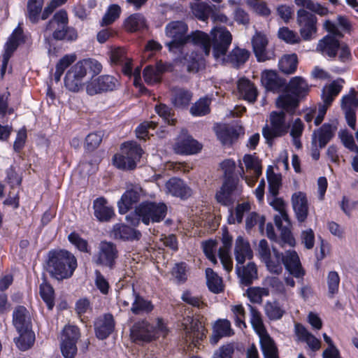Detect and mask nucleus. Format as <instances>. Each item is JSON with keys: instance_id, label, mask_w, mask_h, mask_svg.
Returning <instances> with one entry per match:
<instances>
[{"instance_id": "nucleus-1", "label": "nucleus", "mask_w": 358, "mask_h": 358, "mask_svg": "<svg viewBox=\"0 0 358 358\" xmlns=\"http://www.w3.org/2000/svg\"><path fill=\"white\" fill-rule=\"evenodd\" d=\"M188 26L183 21H172L165 27L166 36L171 38L167 45L171 51L180 48L188 41L196 48H199V52H192L184 57V64L189 72H196L204 66V57L210 54V39L208 34L201 31H192L187 35Z\"/></svg>"}, {"instance_id": "nucleus-2", "label": "nucleus", "mask_w": 358, "mask_h": 358, "mask_svg": "<svg viewBox=\"0 0 358 358\" xmlns=\"http://www.w3.org/2000/svg\"><path fill=\"white\" fill-rule=\"evenodd\" d=\"M101 71V64L95 59L88 58L78 61L68 70L64 78L65 87L71 92H78L86 87L84 80L87 74L94 78Z\"/></svg>"}, {"instance_id": "nucleus-3", "label": "nucleus", "mask_w": 358, "mask_h": 358, "mask_svg": "<svg viewBox=\"0 0 358 358\" xmlns=\"http://www.w3.org/2000/svg\"><path fill=\"white\" fill-rule=\"evenodd\" d=\"M69 20L66 10L62 9L56 12L43 30V37L50 43V38L55 40L74 41L77 38L76 31L68 26Z\"/></svg>"}, {"instance_id": "nucleus-4", "label": "nucleus", "mask_w": 358, "mask_h": 358, "mask_svg": "<svg viewBox=\"0 0 358 358\" xmlns=\"http://www.w3.org/2000/svg\"><path fill=\"white\" fill-rule=\"evenodd\" d=\"M286 90L287 93L278 98L276 105L287 113H293L298 106L299 99L308 92L309 85L303 78L295 76L290 79Z\"/></svg>"}, {"instance_id": "nucleus-5", "label": "nucleus", "mask_w": 358, "mask_h": 358, "mask_svg": "<svg viewBox=\"0 0 358 358\" xmlns=\"http://www.w3.org/2000/svg\"><path fill=\"white\" fill-rule=\"evenodd\" d=\"M50 273L57 280H63L72 276L77 268L75 256L66 250L50 252L48 262Z\"/></svg>"}, {"instance_id": "nucleus-6", "label": "nucleus", "mask_w": 358, "mask_h": 358, "mask_svg": "<svg viewBox=\"0 0 358 358\" xmlns=\"http://www.w3.org/2000/svg\"><path fill=\"white\" fill-rule=\"evenodd\" d=\"M167 207L164 203L143 202L135 210V213L126 216V220L131 225L136 226L141 219L148 225L150 222H159L164 219Z\"/></svg>"}, {"instance_id": "nucleus-7", "label": "nucleus", "mask_w": 358, "mask_h": 358, "mask_svg": "<svg viewBox=\"0 0 358 358\" xmlns=\"http://www.w3.org/2000/svg\"><path fill=\"white\" fill-rule=\"evenodd\" d=\"M269 204L278 211V214L274 216V220L276 227L280 231V244L284 247L285 245L294 246L295 240L293 238L290 231V221L286 212V205L284 201L277 196L269 195L268 196Z\"/></svg>"}, {"instance_id": "nucleus-8", "label": "nucleus", "mask_w": 358, "mask_h": 358, "mask_svg": "<svg viewBox=\"0 0 358 358\" xmlns=\"http://www.w3.org/2000/svg\"><path fill=\"white\" fill-rule=\"evenodd\" d=\"M143 155V150L135 142H127L122 144L121 153L113 157L114 165L122 170L134 169Z\"/></svg>"}, {"instance_id": "nucleus-9", "label": "nucleus", "mask_w": 358, "mask_h": 358, "mask_svg": "<svg viewBox=\"0 0 358 358\" xmlns=\"http://www.w3.org/2000/svg\"><path fill=\"white\" fill-rule=\"evenodd\" d=\"M168 333L165 324L161 319L157 320L155 327L145 321L135 323L131 329V337L134 341H150L152 338L164 337Z\"/></svg>"}, {"instance_id": "nucleus-10", "label": "nucleus", "mask_w": 358, "mask_h": 358, "mask_svg": "<svg viewBox=\"0 0 358 358\" xmlns=\"http://www.w3.org/2000/svg\"><path fill=\"white\" fill-rule=\"evenodd\" d=\"M270 125H266L262 129L263 136L268 143L274 138L285 135L290 127L289 122L285 119L284 112L273 111L269 116Z\"/></svg>"}, {"instance_id": "nucleus-11", "label": "nucleus", "mask_w": 358, "mask_h": 358, "mask_svg": "<svg viewBox=\"0 0 358 358\" xmlns=\"http://www.w3.org/2000/svg\"><path fill=\"white\" fill-rule=\"evenodd\" d=\"M213 46V54L215 59L224 60V55L227 53L231 43L232 36L224 27H215L210 31ZM208 37H210L208 36ZM210 39V38H209ZM211 45H210V48Z\"/></svg>"}, {"instance_id": "nucleus-12", "label": "nucleus", "mask_w": 358, "mask_h": 358, "mask_svg": "<svg viewBox=\"0 0 358 358\" xmlns=\"http://www.w3.org/2000/svg\"><path fill=\"white\" fill-rule=\"evenodd\" d=\"M239 162L238 173L240 176L245 180V182L250 186L252 187L257 178L262 174V165L261 161L254 155H245L243 158L246 169V172L249 175L245 174V171L241 160Z\"/></svg>"}, {"instance_id": "nucleus-13", "label": "nucleus", "mask_w": 358, "mask_h": 358, "mask_svg": "<svg viewBox=\"0 0 358 358\" xmlns=\"http://www.w3.org/2000/svg\"><path fill=\"white\" fill-rule=\"evenodd\" d=\"M23 41V33L20 27H17L8 38L4 45L3 52L1 57L0 73L3 78L5 75L10 58L16 50L18 45Z\"/></svg>"}, {"instance_id": "nucleus-14", "label": "nucleus", "mask_w": 358, "mask_h": 358, "mask_svg": "<svg viewBox=\"0 0 358 358\" xmlns=\"http://www.w3.org/2000/svg\"><path fill=\"white\" fill-rule=\"evenodd\" d=\"M186 342H190L194 345L206 337V330L203 322L197 318L187 317L182 322Z\"/></svg>"}, {"instance_id": "nucleus-15", "label": "nucleus", "mask_w": 358, "mask_h": 358, "mask_svg": "<svg viewBox=\"0 0 358 358\" xmlns=\"http://www.w3.org/2000/svg\"><path fill=\"white\" fill-rule=\"evenodd\" d=\"M115 78L109 75L101 76L98 78H92L86 82V92L92 96L102 92L113 90L117 85Z\"/></svg>"}, {"instance_id": "nucleus-16", "label": "nucleus", "mask_w": 358, "mask_h": 358, "mask_svg": "<svg viewBox=\"0 0 358 358\" xmlns=\"http://www.w3.org/2000/svg\"><path fill=\"white\" fill-rule=\"evenodd\" d=\"M174 151L180 155H194L201 149V144L190 136L187 132L182 130L176 139L173 145Z\"/></svg>"}, {"instance_id": "nucleus-17", "label": "nucleus", "mask_w": 358, "mask_h": 358, "mask_svg": "<svg viewBox=\"0 0 358 358\" xmlns=\"http://www.w3.org/2000/svg\"><path fill=\"white\" fill-rule=\"evenodd\" d=\"M297 22L300 26V32L304 40H310L312 35L316 32L315 16L304 9L297 12Z\"/></svg>"}, {"instance_id": "nucleus-18", "label": "nucleus", "mask_w": 358, "mask_h": 358, "mask_svg": "<svg viewBox=\"0 0 358 358\" xmlns=\"http://www.w3.org/2000/svg\"><path fill=\"white\" fill-rule=\"evenodd\" d=\"M241 187L238 180L235 178L226 179L220 190L216 194L217 201L223 205H229L233 200V194H238Z\"/></svg>"}, {"instance_id": "nucleus-19", "label": "nucleus", "mask_w": 358, "mask_h": 358, "mask_svg": "<svg viewBox=\"0 0 358 358\" xmlns=\"http://www.w3.org/2000/svg\"><path fill=\"white\" fill-rule=\"evenodd\" d=\"M99 253L95 259L97 264L112 267L117 257V250L114 243L102 241L99 244Z\"/></svg>"}, {"instance_id": "nucleus-20", "label": "nucleus", "mask_w": 358, "mask_h": 358, "mask_svg": "<svg viewBox=\"0 0 358 358\" xmlns=\"http://www.w3.org/2000/svg\"><path fill=\"white\" fill-rule=\"evenodd\" d=\"M292 208L297 220L303 222L308 215L309 203L306 194L302 192H294L291 198Z\"/></svg>"}, {"instance_id": "nucleus-21", "label": "nucleus", "mask_w": 358, "mask_h": 358, "mask_svg": "<svg viewBox=\"0 0 358 358\" xmlns=\"http://www.w3.org/2000/svg\"><path fill=\"white\" fill-rule=\"evenodd\" d=\"M337 126L335 122L326 123L320 129L315 130L313 134L312 143L320 148L325 147L334 136Z\"/></svg>"}, {"instance_id": "nucleus-22", "label": "nucleus", "mask_w": 358, "mask_h": 358, "mask_svg": "<svg viewBox=\"0 0 358 358\" xmlns=\"http://www.w3.org/2000/svg\"><path fill=\"white\" fill-rule=\"evenodd\" d=\"M142 193L141 187L138 185L133 186L131 189H127L117 203L119 213L125 214L132 208L134 204L139 201Z\"/></svg>"}, {"instance_id": "nucleus-23", "label": "nucleus", "mask_w": 358, "mask_h": 358, "mask_svg": "<svg viewBox=\"0 0 358 358\" xmlns=\"http://www.w3.org/2000/svg\"><path fill=\"white\" fill-rule=\"evenodd\" d=\"M294 333L297 341L306 343L308 348L313 352H316L320 349L321 341L301 324H295Z\"/></svg>"}, {"instance_id": "nucleus-24", "label": "nucleus", "mask_w": 358, "mask_h": 358, "mask_svg": "<svg viewBox=\"0 0 358 358\" xmlns=\"http://www.w3.org/2000/svg\"><path fill=\"white\" fill-rule=\"evenodd\" d=\"M285 268L294 277L300 278L304 275L299 255L294 250H287L282 257Z\"/></svg>"}, {"instance_id": "nucleus-25", "label": "nucleus", "mask_w": 358, "mask_h": 358, "mask_svg": "<svg viewBox=\"0 0 358 358\" xmlns=\"http://www.w3.org/2000/svg\"><path fill=\"white\" fill-rule=\"evenodd\" d=\"M252 43L254 52L259 62H264L272 58L273 52H268L266 50L268 39L264 34L259 32L256 33Z\"/></svg>"}, {"instance_id": "nucleus-26", "label": "nucleus", "mask_w": 358, "mask_h": 358, "mask_svg": "<svg viewBox=\"0 0 358 358\" xmlns=\"http://www.w3.org/2000/svg\"><path fill=\"white\" fill-rule=\"evenodd\" d=\"M141 236L140 231L122 223L115 224L110 231V236L116 240H138Z\"/></svg>"}, {"instance_id": "nucleus-27", "label": "nucleus", "mask_w": 358, "mask_h": 358, "mask_svg": "<svg viewBox=\"0 0 358 358\" xmlns=\"http://www.w3.org/2000/svg\"><path fill=\"white\" fill-rule=\"evenodd\" d=\"M222 240L223 245L219 249L218 256L224 269L229 273L233 268V261L230 255L232 238L226 231L223 234Z\"/></svg>"}, {"instance_id": "nucleus-28", "label": "nucleus", "mask_w": 358, "mask_h": 358, "mask_svg": "<svg viewBox=\"0 0 358 358\" xmlns=\"http://www.w3.org/2000/svg\"><path fill=\"white\" fill-rule=\"evenodd\" d=\"M115 323L111 315L99 317L94 323L96 336L99 339L106 338L113 331Z\"/></svg>"}, {"instance_id": "nucleus-29", "label": "nucleus", "mask_w": 358, "mask_h": 358, "mask_svg": "<svg viewBox=\"0 0 358 358\" xmlns=\"http://www.w3.org/2000/svg\"><path fill=\"white\" fill-rule=\"evenodd\" d=\"M234 255L236 265H242L246 259H250L253 257L250 243L242 236H238L236 240Z\"/></svg>"}, {"instance_id": "nucleus-30", "label": "nucleus", "mask_w": 358, "mask_h": 358, "mask_svg": "<svg viewBox=\"0 0 358 358\" xmlns=\"http://www.w3.org/2000/svg\"><path fill=\"white\" fill-rule=\"evenodd\" d=\"M261 81L267 90L273 92L280 91L285 85L283 80L278 77L275 71L271 70L262 72Z\"/></svg>"}, {"instance_id": "nucleus-31", "label": "nucleus", "mask_w": 358, "mask_h": 358, "mask_svg": "<svg viewBox=\"0 0 358 358\" xmlns=\"http://www.w3.org/2000/svg\"><path fill=\"white\" fill-rule=\"evenodd\" d=\"M13 322L17 331L31 330L30 317L23 306L17 307L13 314Z\"/></svg>"}, {"instance_id": "nucleus-32", "label": "nucleus", "mask_w": 358, "mask_h": 358, "mask_svg": "<svg viewBox=\"0 0 358 358\" xmlns=\"http://www.w3.org/2000/svg\"><path fill=\"white\" fill-rule=\"evenodd\" d=\"M339 47V41L335 36L327 35L321 39L317 46V51L324 56L334 57Z\"/></svg>"}, {"instance_id": "nucleus-33", "label": "nucleus", "mask_w": 358, "mask_h": 358, "mask_svg": "<svg viewBox=\"0 0 358 358\" xmlns=\"http://www.w3.org/2000/svg\"><path fill=\"white\" fill-rule=\"evenodd\" d=\"M166 192L174 196L186 198L191 194V189L185 184V182L176 178H171L166 183Z\"/></svg>"}, {"instance_id": "nucleus-34", "label": "nucleus", "mask_w": 358, "mask_h": 358, "mask_svg": "<svg viewBox=\"0 0 358 358\" xmlns=\"http://www.w3.org/2000/svg\"><path fill=\"white\" fill-rule=\"evenodd\" d=\"M238 92L241 97L249 103H254L257 97V90L249 80L241 78L238 82Z\"/></svg>"}, {"instance_id": "nucleus-35", "label": "nucleus", "mask_w": 358, "mask_h": 358, "mask_svg": "<svg viewBox=\"0 0 358 358\" xmlns=\"http://www.w3.org/2000/svg\"><path fill=\"white\" fill-rule=\"evenodd\" d=\"M233 334L230 322L228 320H219L213 326L210 343L213 345L217 344L221 338L231 336Z\"/></svg>"}, {"instance_id": "nucleus-36", "label": "nucleus", "mask_w": 358, "mask_h": 358, "mask_svg": "<svg viewBox=\"0 0 358 358\" xmlns=\"http://www.w3.org/2000/svg\"><path fill=\"white\" fill-rule=\"evenodd\" d=\"M236 271L242 284L245 286L250 285L257 278V268L253 262L248 263L245 266L236 265Z\"/></svg>"}, {"instance_id": "nucleus-37", "label": "nucleus", "mask_w": 358, "mask_h": 358, "mask_svg": "<svg viewBox=\"0 0 358 358\" xmlns=\"http://www.w3.org/2000/svg\"><path fill=\"white\" fill-rule=\"evenodd\" d=\"M93 208L95 217L100 221H108L114 215L113 208L107 205L104 198L100 197L94 200Z\"/></svg>"}, {"instance_id": "nucleus-38", "label": "nucleus", "mask_w": 358, "mask_h": 358, "mask_svg": "<svg viewBox=\"0 0 358 358\" xmlns=\"http://www.w3.org/2000/svg\"><path fill=\"white\" fill-rule=\"evenodd\" d=\"M264 358H278V350L273 339L266 331L258 334Z\"/></svg>"}, {"instance_id": "nucleus-39", "label": "nucleus", "mask_w": 358, "mask_h": 358, "mask_svg": "<svg viewBox=\"0 0 358 358\" xmlns=\"http://www.w3.org/2000/svg\"><path fill=\"white\" fill-rule=\"evenodd\" d=\"M342 79L334 80L329 85H325L322 90V98L323 102L331 105L335 97L340 93L343 87Z\"/></svg>"}, {"instance_id": "nucleus-40", "label": "nucleus", "mask_w": 358, "mask_h": 358, "mask_svg": "<svg viewBox=\"0 0 358 358\" xmlns=\"http://www.w3.org/2000/svg\"><path fill=\"white\" fill-rule=\"evenodd\" d=\"M249 58V52L238 48H234L228 55H224V60L219 59L222 63H229L238 67L244 64Z\"/></svg>"}, {"instance_id": "nucleus-41", "label": "nucleus", "mask_w": 358, "mask_h": 358, "mask_svg": "<svg viewBox=\"0 0 358 358\" xmlns=\"http://www.w3.org/2000/svg\"><path fill=\"white\" fill-rule=\"evenodd\" d=\"M164 69V66L162 63H157L155 66H146L143 70V78L145 82L148 85H152L159 82Z\"/></svg>"}, {"instance_id": "nucleus-42", "label": "nucleus", "mask_w": 358, "mask_h": 358, "mask_svg": "<svg viewBox=\"0 0 358 358\" xmlns=\"http://www.w3.org/2000/svg\"><path fill=\"white\" fill-rule=\"evenodd\" d=\"M282 257H283L282 253H280L273 247V255L264 262L270 273L275 274H280L282 273L283 269Z\"/></svg>"}, {"instance_id": "nucleus-43", "label": "nucleus", "mask_w": 358, "mask_h": 358, "mask_svg": "<svg viewBox=\"0 0 358 358\" xmlns=\"http://www.w3.org/2000/svg\"><path fill=\"white\" fill-rule=\"evenodd\" d=\"M124 27L130 32L141 31L147 27L146 20L139 13L131 15L124 21Z\"/></svg>"}, {"instance_id": "nucleus-44", "label": "nucleus", "mask_w": 358, "mask_h": 358, "mask_svg": "<svg viewBox=\"0 0 358 358\" xmlns=\"http://www.w3.org/2000/svg\"><path fill=\"white\" fill-rule=\"evenodd\" d=\"M19 337L14 339L16 346L22 351L29 349L34 343L35 335L32 330L17 331Z\"/></svg>"}, {"instance_id": "nucleus-45", "label": "nucleus", "mask_w": 358, "mask_h": 358, "mask_svg": "<svg viewBox=\"0 0 358 358\" xmlns=\"http://www.w3.org/2000/svg\"><path fill=\"white\" fill-rule=\"evenodd\" d=\"M206 275L207 285L212 292L218 294L223 291L224 285L222 279L212 268H208L206 270Z\"/></svg>"}, {"instance_id": "nucleus-46", "label": "nucleus", "mask_w": 358, "mask_h": 358, "mask_svg": "<svg viewBox=\"0 0 358 358\" xmlns=\"http://www.w3.org/2000/svg\"><path fill=\"white\" fill-rule=\"evenodd\" d=\"M297 56L296 54L285 55L278 62L280 70L285 74H292L297 67Z\"/></svg>"}, {"instance_id": "nucleus-47", "label": "nucleus", "mask_w": 358, "mask_h": 358, "mask_svg": "<svg viewBox=\"0 0 358 358\" xmlns=\"http://www.w3.org/2000/svg\"><path fill=\"white\" fill-rule=\"evenodd\" d=\"M172 101L175 106L182 108L187 106L192 99V94L182 88H175L173 90Z\"/></svg>"}, {"instance_id": "nucleus-48", "label": "nucleus", "mask_w": 358, "mask_h": 358, "mask_svg": "<svg viewBox=\"0 0 358 358\" xmlns=\"http://www.w3.org/2000/svg\"><path fill=\"white\" fill-rule=\"evenodd\" d=\"M264 311L271 320L281 319L285 313V309L276 301H267L264 306Z\"/></svg>"}, {"instance_id": "nucleus-49", "label": "nucleus", "mask_w": 358, "mask_h": 358, "mask_svg": "<svg viewBox=\"0 0 358 358\" xmlns=\"http://www.w3.org/2000/svg\"><path fill=\"white\" fill-rule=\"evenodd\" d=\"M40 296L46 303L49 310L52 309L55 306L54 289L52 286L46 282H43L39 287Z\"/></svg>"}, {"instance_id": "nucleus-50", "label": "nucleus", "mask_w": 358, "mask_h": 358, "mask_svg": "<svg viewBox=\"0 0 358 358\" xmlns=\"http://www.w3.org/2000/svg\"><path fill=\"white\" fill-rule=\"evenodd\" d=\"M290 136L292 138V142L296 148H301V136H302L304 124L299 118H296L290 125Z\"/></svg>"}, {"instance_id": "nucleus-51", "label": "nucleus", "mask_w": 358, "mask_h": 358, "mask_svg": "<svg viewBox=\"0 0 358 358\" xmlns=\"http://www.w3.org/2000/svg\"><path fill=\"white\" fill-rule=\"evenodd\" d=\"M328 297L334 298L338 294L340 285V276L336 271H330L327 276Z\"/></svg>"}, {"instance_id": "nucleus-52", "label": "nucleus", "mask_w": 358, "mask_h": 358, "mask_svg": "<svg viewBox=\"0 0 358 358\" xmlns=\"http://www.w3.org/2000/svg\"><path fill=\"white\" fill-rule=\"evenodd\" d=\"M341 107L343 110L356 111L358 108V92L352 89L348 94L343 96Z\"/></svg>"}, {"instance_id": "nucleus-53", "label": "nucleus", "mask_w": 358, "mask_h": 358, "mask_svg": "<svg viewBox=\"0 0 358 358\" xmlns=\"http://www.w3.org/2000/svg\"><path fill=\"white\" fill-rule=\"evenodd\" d=\"M120 64L122 65V72L124 74L129 76L132 75L134 76V85L142 90L143 87L141 83V69L139 67H136L134 71L132 72L131 61L129 59L125 60Z\"/></svg>"}, {"instance_id": "nucleus-54", "label": "nucleus", "mask_w": 358, "mask_h": 358, "mask_svg": "<svg viewBox=\"0 0 358 358\" xmlns=\"http://www.w3.org/2000/svg\"><path fill=\"white\" fill-rule=\"evenodd\" d=\"M270 290L268 287H253L247 290L248 297L252 303H261L262 298L268 296Z\"/></svg>"}, {"instance_id": "nucleus-55", "label": "nucleus", "mask_w": 358, "mask_h": 358, "mask_svg": "<svg viewBox=\"0 0 358 358\" xmlns=\"http://www.w3.org/2000/svg\"><path fill=\"white\" fill-rule=\"evenodd\" d=\"M250 323L257 335L266 331L260 312L251 306H250Z\"/></svg>"}, {"instance_id": "nucleus-56", "label": "nucleus", "mask_w": 358, "mask_h": 358, "mask_svg": "<svg viewBox=\"0 0 358 358\" xmlns=\"http://www.w3.org/2000/svg\"><path fill=\"white\" fill-rule=\"evenodd\" d=\"M217 136L222 144L228 145L237 138V133L233 127L224 126L217 130Z\"/></svg>"}, {"instance_id": "nucleus-57", "label": "nucleus", "mask_w": 358, "mask_h": 358, "mask_svg": "<svg viewBox=\"0 0 358 358\" xmlns=\"http://www.w3.org/2000/svg\"><path fill=\"white\" fill-rule=\"evenodd\" d=\"M232 317L234 320L236 325L243 329L246 327L245 324V310L243 305L236 304L231 306Z\"/></svg>"}, {"instance_id": "nucleus-58", "label": "nucleus", "mask_w": 358, "mask_h": 358, "mask_svg": "<svg viewBox=\"0 0 358 358\" xmlns=\"http://www.w3.org/2000/svg\"><path fill=\"white\" fill-rule=\"evenodd\" d=\"M43 5V0H29L27 4L28 17L33 23L39 20V15Z\"/></svg>"}, {"instance_id": "nucleus-59", "label": "nucleus", "mask_w": 358, "mask_h": 358, "mask_svg": "<svg viewBox=\"0 0 358 358\" xmlns=\"http://www.w3.org/2000/svg\"><path fill=\"white\" fill-rule=\"evenodd\" d=\"M153 309V305L150 301L145 300L136 294V299L131 306V311L135 314L141 313H150Z\"/></svg>"}, {"instance_id": "nucleus-60", "label": "nucleus", "mask_w": 358, "mask_h": 358, "mask_svg": "<svg viewBox=\"0 0 358 358\" xmlns=\"http://www.w3.org/2000/svg\"><path fill=\"white\" fill-rule=\"evenodd\" d=\"M210 100L206 98L200 99L190 109V113L194 116H203L210 112Z\"/></svg>"}, {"instance_id": "nucleus-61", "label": "nucleus", "mask_w": 358, "mask_h": 358, "mask_svg": "<svg viewBox=\"0 0 358 358\" xmlns=\"http://www.w3.org/2000/svg\"><path fill=\"white\" fill-rule=\"evenodd\" d=\"M77 341L62 338L61 351L65 358H74L77 353Z\"/></svg>"}, {"instance_id": "nucleus-62", "label": "nucleus", "mask_w": 358, "mask_h": 358, "mask_svg": "<svg viewBox=\"0 0 358 358\" xmlns=\"http://www.w3.org/2000/svg\"><path fill=\"white\" fill-rule=\"evenodd\" d=\"M121 13L120 7L117 4L111 5L107 10L106 14L102 18L101 25H108L114 22L119 17Z\"/></svg>"}, {"instance_id": "nucleus-63", "label": "nucleus", "mask_w": 358, "mask_h": 358, "mask_svg": "<svg viewBox=\"0 0 358 358\" xmlns=\"http://www.w3.org/2000/svg\"><path fill=\"white\" fill-rule=\"evenodd\" d=\"M194 15L199 20L206 21L211 13V8L203 3H196L192 5Z\"/></svg>"}, {"instance_id": "nucleus-64", "label": "nucleus", "mask_w": 358, "mask_h": 358, "mask_svg": "<svg viewBox=\"0 0 358 358\" xmlns=\"http://www.w3.org/2000/svg\"><path fill=\"white\" fill-rule=\"evenodd\" d=\"M157 113L163 118L165 122L173 125L176 122V118L172 110L165 104L160 103L155 106Z\"/></svg>"}]
</instances>
